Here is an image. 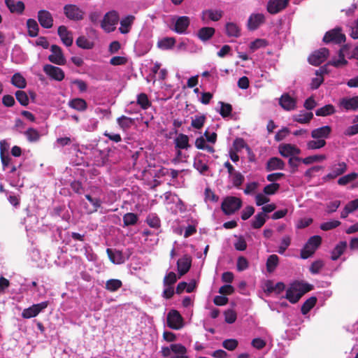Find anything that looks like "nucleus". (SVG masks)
<instances>
[{
	"instance_id": "f257e3e1",
	"label": "nucleus",
	"mask_w": 358,
	"mask_h": 358,
	"mask_svg": "<svg viewBox=\"0 0 358 358\" xmlns=\"http://www.w3.org/2000/svg\"><path fill=\"white\" fill-rule=\"evenodd\" d=\"M311 285L307 283L294 282L287 289L285 298L292 303H296L300 298L311 289Z\"/></svg>"
},
{
	"instance_id": "f03ea898",
	"label": "nucleus",
	"mask_w": 358,
	"mask_h": 358,
	"mask_svg": "<svg viewBox=\"0 0 358 358\" xmlns=\"http://www.w3.org/2000/svg\"><path fill=\"white\" fill-rule=\"evenodd\" d=\"M162 355L170 358H189L187 348L180 343H173L169 347H162Z\"/></svg>"
},
{
	"instance_id": "7ed1b4c3",
	"label": "nucleus",
	"mask_w": 358,
	"mask_h": 358,
	"mask_svg": "<svg viewBox=\"0 0 358 358\" xmlns=\"http://www.w3.org/2000/svg\"><path fill=\"white\" fill-rule=\"evenodd\" d=\"M119 20L118 13L115 10H110L104 15L100 21V26L105 32L110 33L115 30Z\"/></svg>"
},
{
	"instance_id": "20e7f679",
	"label": "nucleus",
	"mask_w": 358,
	"mask_h": 358,
	"mask_svg": "<svg viewBox=\"0 0 358 358\" xmlns=\"http://www.w3.org/2000/svg\"><path fill=\"white\" fill-rule=\"evenodd\" d=\"M321 241L322 238L319 236L310 237L301 251V257L305 259L313 255L321 244Z\"/></svg>"
},
{
	"instance_id": "39448f33",
	"label": "nucleus",
	"mask_w": 358,
	"mask_h": 358,
	"mask_svg": "<svg viewBox=\"0 0 358 358\" xmlns=\"http://www.w3.org/2000/svg\"><path fill=\"white\" fill-rule=\"evenodd\" d=\"M63 9L64 14L70 20L80 21L84 18L85 12L77 5L66 4Z\"/></svg>"
},
{
	"instance_id": "423d86ee",
	"label": "nucleus",
	"mask_w": 358,
	"mask_h": 358,
	"mask_svg": "<svg viewBox=\"0 0 358 358\" xmlns=\"http://www.w3.org/2000/svg\"><path fill=\"white\" fill-rule=\"evenodd\" d=\"M241 200L235 196H228L222 203V209L225 214L231 215L238 210L241 206Z\"/></svg>"
},
{
	"instance_id": "0eeeda50",
	"label": "nucleus",
	"mask_w": 358,
	"mask_h": 358,
	"mask_svg": "<svg viewBox=\"0 0 358 358\" xmlns=\"http://www.w3.org/2000/svg\"><path fill=\"white\" fill-rule=\"evenodd\" d=\"M167 325L173 329H180L184 326L183 319L180 313L176 310H171L167 315Z\"/></svg>"
},
{
	"instance_id": "6e6552de",
	"label": "nucleus",
	"mask_w": 358,
	"mask_h": 358,
	"mask_svg": "<svg viewBox=\"0 0 358 358\" xmlns=\"http://www.w3.org/2000/svg\"><path fill=\"white\" fill-rule=\"evenodd\" d=\"M48 301H43L39 303L34 304L31 306L23 310L22 313V317L25 319L34 317L43 310H45L48 307Z\"/></svg>"
},
{
	"instance_id": "1a4fd4ad",
	"label": "nucleus",
	"mask_w": 358,
	"mask_h": 358,
	"mask_svg": "<svg viewBox=\"0 0 358 358\" xmlns=\"http://www.w3.org/2000/svg\"><path fill=\"white\" fill-rule=\"evenodd\" d=\"M329 56V50L325 48H320L313 52L308 57V62L310 64L318 66L324 62Z\"/></svg>"
},
{
	"instance_id": "9d476101",
	"label": "nucleus",
	"mask_w": 358,
	"mask_h": 358,
	"mask_svg": "<svg viewBox=\"0 0 358 358\" xmlns=\"http://www.w3.org/2000/svg\"><path fill=\"white\" fill-rule=\"evenodd\" d=\"M50 50L52 54L48 56V59L50 62L57 65H64L66 63L62 49L58 45H52Z\"/></svg>"
},
{
	"instance_id": "9b49d317",
	"label": "nucleus",
	"mask_w": 358,
	"mask_h": 358,
	"mask_svg": "<svg viewBox=\"0 0 358 358\" xmlns=\"http://www.w3.org/2000/svg\"><path fill=\"white\" fill-rule=\"evenodd\" d=\"M280 154L284 157H292L300 154L301 150L296 145L290 143H282L278 146Z\"/></svg>"
},
{
	"instance_id": "f8f14e48",
	"label": "nucleus",
	"mask_w": 358,
	"mask_h": 358,
	"mask_svg": "<svg viewBox=\"0 0 358 358\" xmlns=\"http://www.w3.org/2000/svg\"><path fill=\"white\" fill-rule=\"evenodd\" d=\"M43 71L53 80L62 81L64 78V72L59 67L51 64H45L43 66Z\"/></svg>"
},
{
	"instance_id": "ddd939ff",
	"label": "nucleus",
	"mask_w": 358,
	"mask_h": 358,
	"mask_svg": "<svg viewBox=\"0 0 358 358\" xmlns=\"http://www.w3.org/2000/svg\"><path fill=\"white\" fill-rule=\"evenodd\" d=\"M223 15L221 10L207 9L201 13V20L204 23H208L210 20L217 22L220 20Z\"/></svg>"
},
{
	"instance_id": "4468645a",
	"label": "nucleus",
	"mask_w": 358,
	"mask_h": 358,
	"mask_svg": "<svg viewBox=\"0 0 358 358\" xmlns=\"http://www.w3.org/2000/svg\"><path fill=\"white\" fill-rule=\"evenodd\" d=\"M345 39V36L341 32L340 29H335L327 32L323 38L326 43L334 42L336 43L344 42Z\"/></svg>"
},
{
	"instance_id": "2eb2a0df",
	"label": "nucleus",
	"mask_w": 358,
	"mask_h": 358,
	"mask_svg": "<svg viewBox=\"0 0 358 358\" xmlns=\"http://www.w3.org/2000/svg\"><path fill=\"white\" fill-rule=\"evenodd\" d=\"M38 20L43 28L50 29L53 26V17L48 10H40L38 12Z\"/></svg>"
},
{
	"instance_id": "dca6fc26",
	"label": "nucleus",
	"mask_w": 358,
	"mask_h": 358,
	"mask_svg": "<svg viewBox=\"0 0 358 358\" xmlns=\"http://www.w3.org/2000/svg\"><path fill=\"white\" fill-rule=\"evenodd\" d=\"M348 169L345 162H339L334 164L331 168V171L324 177V179L331 180L336 178L338 176L344 173Z\"/></svg>"
},
{
	"instance_id": "f3484780",
	"label": "nucleus",
	"mask_w": 358,
	"mask_h": 358,
	"mask_svg": "<svg viewBox=\"0 0 358 358\" xmlns=\"http://www.w3.org/2000/svg\"><path fill=\"white\" fill-rule=\"evenodd\" d=\"M279 104L285 110L290 111L296 108V100L288 94H283L279 100Z\"/></svg>"
},
{
	"instance_id": "a211bd4d",
	"label": "nucleus",
	"mask_w": 358,
	"mask_h": 358,
	"mask_svg": "<svg viewBox=\"0 0 358 358\" xmlns=\"http://www.w3.org/2000/svg\"><path fill=\"white\" fill-rule=\"evenodd\" d=\"M345 56L349 57L350 50L347 46L343 47L338 52V58L333 59L329 62V64L336 67L345 66L347 64V60L345 59Z\"/></svg>"
},
{
	"instance_id": "6ab92c4d",
	"label": "nucleus",
	"mask_w": 358,
	"mask_h": 358,
	"mask_svg": "<svg viewBox=\"0 0 358 358\" xmlns=\"http://www.w3.org/2000/svg\"><path fill=\"white\" fill-rule=\"evenodd\" d=\"M289 0H270L267 5V10L271 14H276L284 9Z\"/></svg>"
},
{
	"instance_id": "aec40b11",
	"label": "nucleus",
	"mask_w": 358,
	"mask_h": 358,
	"mask_svg": "<svg viewBox=\"0 0 358 358\" xmlns=\"http://www.w3.org/2000/svg\"><path fill=\"white\" fill-rule=\"evenodd\" d=\"M134 20L135 16L133 15H128L124 17H122L120 20V32L122 34H128L131 29Z\"/></svg>"
},
{
	"instance_id": "412c9836",
	"label": "nucleus",
	"mask_w": 358,
	"mask_h": 358,
	"mask_svg": "<svg viewBox=\"0 0 358 358\" xmlns=\"http://www.w3.org/2000/svg\"><path fill=\"white\" fill-rule=\"evenodd\" d=\"M265 20L264 15L262 13H252L248 20V28L249 30L257 29L262 24L264 23Z\"/></svg>"
},
{
	"instance_id": "4be33fe9",
	"label": "nucleus",
	"mask_w": 358,
	"mask_h": 358,
	"mask_svg": "<svg viewBox=\"0 0 358 358\" xmlns=\"http://www.w3.org/2000/svg\"><path fill=\"white\" fill-rule=\"evenodd\" d=\"M285 288V285L283 282H279L276 284H274L271 280H266L264 285V292L271 294L272 292H275L278 294L281 293Z\"/></svg>"
},
{
	"instance_id": "5701e85b",
	"label": "nucleus",
	"mask_w": 358,
	"mask_h": 358,
	"mask_svg": "<svg viewBox=\"0 0 358 358\" xmlns=\"http://www.w3.org/2000/svg\"><path fill=\"white\" fill-rule=\"evenodd\" d=\"M191 264V257L187 255H185L178 260L177 267L180 276L185 275L189 270Z\"/></svg>"
},
{
	"instance_id": "b1692460",
	"label": "nucleus",
	"mask_w": 358,
	"mask_h": 358,
	"mask_svg": "<svg viewBox=\"0 0 358 358\" xmlns=\"http://www.w3.org/2000/svg\"><path fill=\"white\" fill-rule=\"evenodd\" d=\"M5 3L10 13L22 14L24 10V4L21 1L5 0Z\"/></svg>"
},
{
	"instance_id": "393cba45",
	"label": "nucleus",
	"mask_w": 358,
	"mask_h": 358,
	"mask_svg": "<svg viewBox=\"0 0 358 358\" xmlns=\"http://www.w3.org/2000/svg\"><path fill=\"white\" fill-rule=\"evenodd\" d=\"M331 128L329 126H323L313 129L311 131V136L315 139L327 138L331 134Z\"/></svg>"
},
{
	"instance_id": "a878e982",
	"label": "nucleus",
	"mask_w": 358,
	"mask_h": 358,
	"mask_svg": "<svg viewBox=\"0 0 358 358\" xmlns=\"http://www.w3.org/2000/svg\"><path fill=\"white\" fill-rule=\"evenodd\" d=\"M285 166V162L278 157H271L266 163V169L268 171L275 170H283Z\"/></svg>"
},
{
	"instance_id": "bb28decb",
	"label": "nucleus",
	"mask_w": 358,
	"mask_h": 358,
	"mask_svg": "<svg viewBox=\"0 0 358 358\" xmlns=\"http://www.w3.org/2000/svg\"><path fill=\"white\" fill-rule=\"evenodd\" d=\"M189 25V18L187 16H181L176 20L174 30L178 34H184Z\"/></svg>"
},
{
	"instance_id": "cd10ccee",
	"label": "nucleus",
	"mask_w": 358,
	"mask_h": 358,
	"mask_svg": "<svg viewBox=\"0 0 358 358\" xmlns=\"http://www.w3.org/2000/svg\"><path fill=\"white\" fill-rule=\"evenodd\" d=\"M58 34L63 43L66 46H71L73 43V36L65 26H60L58 28Z\"/></svg>"
},
{
	"instance_id": "c85d7f7f",
	"label": "nucleus",
	"mask_w": 358,
	"mask_h": 358,
	"mask_svg": "<svg viewBox=\"0 0 358 358\" xmlns=\"http://www.w3.org/2000/svg\"><path fill=\"white\" fill-rule=\"evenodd\" d=\"M106 252L110 260L114 264H120L124 263L126 260V257L120 250H113L112 249L108 248Z\"/></svg>"
},
{
	"instance_id": "c756f323",
	"label": "nucleus",
	"mask_w": 358,
	"mask_h": 358,
	"mask_svg": "<svg viewBox=\"0 0 358 358\" xmlns=\"http://www.w3.org/2000/svg\"><path fill=\"white\" fill-rule=\"evenodd\" d=\"M68 106L70 108L80 112L85 111L87 108V102L81 98H75L71 99L68 103Z\"/></svg>"
},
{
	"instance_id": "7c9ffc66",
	"label": "nucleus",
	"mask_w": 358,
	"mask_h": 358,
	"mask_svg": "<svg viewBox=\"0 0 358 358\" xmlns=\"http://www.w3.org/2000/svg\"><path fill=\"white\" fill-rule=\"evenodd\" d=\"M327 73L326 66H322L315 71L316 78H313L310 86L313 90L317 89L322 83L323 75Z\"/></svg>"
},
{
	"instance_id": "2f4dec72",
	"label": "nucleus",
	"mask_w": 358,
	"mask_h": 358,
	"mask_svg": "<svg viewBox=\"0 0 358 358\" xmlns=\"http://www.w3.org/2000/svg\"><path fill=\"white\" fill-rule=\"evenodd\" d=\"M340 105L346 110L358 109V96L352 98H344L341 100Z\"/></svg>"
},
{
	"instance_id": "473e14b6",
	"label": "nucleus",
	"mask_w": 358,
	"mask_h": 358,
	"mask_svg": "<svg viewBox=\"0 0 358 358\" xmlns=\"http://www.w3.org/2000/svg\"><path fill=\"white\" fill-rule=\"evenodd\" d=\"M313 117V114L311 112L300 111L299 114L294 115L292 120L300 124H307Z\"/></svg>"
},
{
	"instance_id": "72a5a7b5",
	"label": "nucleus",
	"mask_w": 358,
	"mask_h": 358,
	"mask_svg": "<svg viewBox=\"0 0 358 358\" xmlns=\"http://www.w3.org/2000/svg\"><path fill=\"white\" fill-rule=\"evenodd\" d=\"M226 34L230 37H238L241 35L239 26L234 22H227L225 25Z\"/></svg>"
},
{
	"instance_id": "f704fd0d",
	"label": "nucleus",
	"mask_w": 358,
	"mask_h": 358,
	"mask_svg": "<svg viewBox=\"0 0 358 358\" xmlns=\"http://www.w3.org/2000/svg\"><path fill=\"white\" fill-rule=\"evenodd\" d=\"M358 209V199L350 201L341 213V218H345L350 213Z\"/></svg>"
},
{
	"instance_id": "c9c22d12",
	"label": "nucleus",
	"mask_w": 358,
	"mask_h": 358,
	"mask_svg": "<svg viewBox=\"0 0 358 358\" xmlns=\"http://www.w3.org/2000/svg\"><path fill=\"white\" fill-rule=\"evenodd\" d=\"M215 32V30L213 27H203L199 30L197 36L200 40L206 41L209 40Z\"/></svg>"
},
{
	"instance_id": "e433bc0d",
	"label": "nucleus",
	"mask_w": 358,
	"mask_h": 358,
	"mask_svg": "<svg viewBox=\"0 0 358 358\" xmlns=\"http://www.w3.org/2000/svg\"><path fill=\"white\" fill-rule=\"evenodd\" d=\"M23 134L30 143L37 142L41 138L38 131L33 127L28 128Z\"/></svg>"
},
{
	"instance_id": "4c0bfd02",
	"label": "nucleus",
	"mask_w": 358,
	"mask_h": 358,
	"mask_svg": "<svg viewBox=\"0 0 358 358\" xmlns=\"http://www.w3.org/2000/svg\"><path fill=\"white\" fill-rule=\"evenodd\" d=\"M117 122L123 131H127L134 124V120L131 117L122 115L117 119Z\"/></svg>"
},
{
	"instance_id": "58836bf2",
	"label": "nucleus",
	"mask_w": 358,
	"mask_h": 358,
	"mask_svg": "<svg viewBox=\"0 0 358 358\" xmlns=\"http://www.w3.org/2000/svg\"><path fill=\"white\" fill-rule=\"evenodd\" d=\"M176 147L179 149H188L190 145L189 144V138L187 135L180 134L175 139Z\"/></svg>"
},
{
	"instance_id": "ea45409f",
	"label": "nucleus",
	"mask_w": 358,
	"mask_h": 358,
	"mask_svg": "<svg viewBox=\"0 0 358 358\" xmlns=\"http://www.w3.org/2000/svg\"><path fill=\"white\" fill-rule=\"evenodd\" d=\"M202 155L199 154L198 155L194 162V167L201 174H204L208 170V166L207 164L203 161V159L201 158V156Z\"/></svg>"
},
{
	"instance_id": "a19ab883",
	"label": "nucleus",
	"mask_w": 358,
	"mask_h": 358,
	"mask_svg": "<svg viewBox=\"0 0 358 358\" xmlns=\"http://www.w3.org/2000/svg\"><path fill=\"white\" fill-rule=\"evenodd\" d=\"M11 83L16 87L20 89L25 88L27 85L25 78L20 73H16L13 76Z\"/></svg>"
},
{
	"instance_id": "79ce46f5",
	"label": "nucleus",
	"mask_w": 358,
	"mask_h": 358,
	"mask_svg": "<svg viewBox=\"0 0 358 358\" xmlns=\"http://www.w3.org/2000/svg\"><path fill=\"white\" fill-rule=\"evenodd\" d=\"M29 36L35 37L38 35L39 27L37 22L34 19H29L27 21Z\"/></svg>"
},
{
	"instance_id": "37998d69",
	"label": "nucleus",
	"mask_w": 358,
	"mask_h": 358,
	"mask_svg": "<svg viewBox=\"0 0 358 358\" xmlns=\"http://www.w3.org/2000/svg\"><path fill=\"white\" fill-rule=\"evenodd\" d=\"M347 247V242L346 241H341L340 242L334 249V250L331 252V259L332 260H336L338 259L340 256L344 252L345 250Z\"/></svg>"
},
{
	"instance_id": "c03bdc74",
	"label": "nucleus",
	"mask_w": 358,
	"mask_h": 358,
	"mask_svg": "<svg viewBox=\"0 0 358 358\" xmlns=\"http://www.w3.org/2000/svg\"><path fill=\"white\" fill-rule=\"evenodd\" d=\"M279 262V258L276 255H270L266 261V269L269 273L274 271Z\"/></svg>"
},
{
	"instance_id": "a18cd8bd",
	"label": "nucleus",
	"mask_w": 358,
	"mask_h": 358,
	"mask_svg": "<svg viewBox=\"0 0 358 358\" xmlns=\"http://www.w3.org/2000/svg\"><path fill=\"white\" fill-rule=\"evenodd\" d=\"M122 285L121 280L117 279H110L106 282V289L110 292H115Z\"/></svg>"
},
{
	"instance_id": "49530a36",
	"label": "nucleus",
	"mask_w": 358,
	"mask_h": 358,
	"mask_svg": "<svg viewBox=\"0 0 358 358\" xmlns=\"http://www.w3.org/2000/svg\"><path fill=\"white\" fill-rule=\"evenodd\" d=\"M266 220V215L264 213H260L257 214L254 220L252 221V226L255 229H259L262 227Z\"/></svg>"
},
{
	"instance_id": "de8ad7c7",
	"label": "nucleus",
	"mask_w": 358,
	"mask_h": 358,
	"mask_svg": "<svg viewBox=\"0 0 358 358\" xmlns=\"http://www.w3.org/2000/svg\"><path fill=\"white\" fill-rule=\"evenodd\" d=\"M335 113V108L334 106L331 104L326 105L322 108H318L316 112L315 115L317 116H327L331 115Z\"/></svg>"
},
{
	"instance_id": "09e8293b",
	"label": "nucleus",
	"mask_w": 358,
	"mask_h": 358,
	"mask_svg": "<svg viewBox=\"0 0 358 358\" xmlns=\"http://www.w3.org/2000/svg\"><path fill=\"white\" fill-rule=\"evenodd\" d=\"M358 174L357 173H350L340 178L338 180V184L340 185H345L356 180Z\"/></svg>"
},
{
	"instance_id": "8fccbe9b",
	"label": "nucleus",
	"mask_w": 358,
	"mask_h": 358,
	"mask_svg": "<svg viewBox=\"0 0 358 358\" xmlns=\"http://www.w3.org/2000/svg\"><path fill=\"white\" fill-rule=\"evenodd\" d=\"M137 103L141 106L143 109H147L151 106V103L148 99L147 94L141 93L137 96Z\"/></svg>"
},
{
	"instance_id": "3c124183",
	"label": "nucleus",
	"mask_w": 358,
	"mask_h": 358,
	"mask_svg": "<svg viewBox=\"0 0 358 358\" xmlns=\"http://www.w3.org/2000/svg\"><path fill=\"white\" fill-rule=\"evenodd\" d=\"M175 42L176 41L173 38H165L159 41L157 45L162 50H168L174 45Z\"/></svg>"
},
{
	"instance_id": "603ef678",
	"label": "nucleus",
	"mask_w": 358,
	"mask_h": 358,
	"mask_svg": "<svg viewBox=\"0 0 358 358\" xmlns=\"http://www.w3.org/2000/svg\"><path fill=\"white\" fill-rule=\"evenodd\" d=\"M76 44L78 47L83 49H92L94 47V43L89 41L85 36H80L76 40Z\"/></svg>"
},
{
	"instance_id": "864d4df0",
	"label": "nucleus",
	"mask_w": 358,
	"mask_h": 358,
	"mask_svg": "<svg viewBox=\"0 0 358 358\" xmlns=\"http://www.w3.org/2000/svg\"><path fill=\"white\" fill-rule=\"evenodd\" d=\"M327 157L324 155H316L313 156H309L304 159H302L301 161L305 164H310L314 162H320L324 159H326Z\"/></svg>"
},
{
	"instance_id": "5fc2aeb1",
	"label": "nucleus",
	"mask_w": 358,
	"mask_h": 358,
	"mask_svg": "<svg viewBox=\"0 0 358 358\" xmlns=\"http://www.w3.org/2000/svg\"><path fill=\"white\" fill-rule=\"evenodd\" d=\"M316 301L317 300L315 297H310L307 299L301 307V313L303 315L307 314L315 305Z\"/></svg>"
},
{
	"instance_id": "6e6d98bb",
	"label": "nucleus",
	"mask_w": 358,
	"mask_h": 358,
	"mask_svg": "<svg viewBox=\"0 0 358 358\" xmlns=\"http://www.w3.org/2000/svg\"><path fill=\"white\" fill-rule=\"evenodd\" d=\"M326 145L324 139L312 140L307 143V148L309 150H316L323 148Z\"/></svg>"
},
{
	"instance_id": "4d7b16f0",
	"label": "nucleus",
	"mask_w": 358,
	"mask_h": 358,
	"mask_svg": "<svg viewBox=\"0 0 358 358\" xmlns=\"http://www.w3.org/2000/svg\"><path fill=\"white\" fill-rule=\"evenodd\" d=\"M206 117L204 115H195L192 117L191 125L195 129H201L205 122Z\"/></svg>"
},
{
	"instance_id": "13d9d810",
	"label": "nucleus",
	"mask_w": 358,
	"mask_h": 358,
	"mask_svg": "<svg viewBox=\"0 0 358 358\" xmlns=\"http://www.w3.org/2000/svg\"><path fill=\"white\" fill-rule=\"evenodd\" d=\"M238 345V341L236 339L230 338L226 339L222 342V346L229 351L234 350Z\"/></svg>"
},
{
	"instance_id": "bf43d9fd",
	"label": "nucleus",
	"mask_w": 358,
	"mask_h": 358,
	"mask_svg": "<svg viewBox=\"0 0 358 358\" xmlns=\"http://www.w3.org/2000/svg\"><path fill=\"white\" fill-rule=\"evenodd\" d=\"M138 217L136 214L132 213H128L123 217V222L124 225H133L136 223Z\"/></svg>"
},
{
	"instance_id": "052dcab7",
	"label": "nucleus",
	"mask_w": 358,
	"mask_h": 358,
	"mask_svg": "<svg viewBox=\"0 0 358 358\" xmlns=\"http://www.w3.org/2000/svg\"><path fill=\"white\" fill-rule=\"evenodd\" d=\"M291 243V238L289 236H285L281 240L280 245L278 248V252L282 255L289 246Z\"/></svg>"
},
{
	"instance_id": "680f3d73",
	"label": "nucleus",
	"mask_w": 358,
	"mask_h": 358,
	"mask_svg": "<svg viewBox=\"0 0 358 358\" xmlns=\"http://www.w3.org/2000/svg\"><path fill=\"white\" fill-rule=\"evenodd\" d=\"M15 96L22 106H25L29 104V98L25 92L21 90L17 91Z\"/></svg>"
},
{
	"instance_id": "e2e57ef3",
	"label": "nucleus",
	"mask_w": 358,
	"mask_h": 358,
	"mask_svg": "<svg viewBox=\"0 0 358 358\" xmlns=\"http://www.w3.org/2000/svg\"><path fill=\"white\" fill-rule=\"evenodd\" d=\"M233 185L239 187L244 181V176L239 172L236 171L229 176Z\"/></svg>"
},
{
	"instance_id": "0e129e2a",
	"label": "nucleus",
	"mask_w": 358,
	"mask_h": 358,
	"mask_svg": "<svg viewBox=\"0 0 358 358\" xmlns=\"http://www.w3.org/2000/svg\"><path fill=\"white\" fill-rule=\"evenodd\" d=\"M280 187V185L278 183L273 182L267 185L264 188V193L267 195H271L275 194Z\"/></svg>"
},
{
	"instance_id": "69168bd1",
	"label": "nucleus",
	"mask_w": 358,
	"mask_h": 358,
	"mask_svg": "<svg viewBox=\"0 0 358 358\" xmlns=\"http://www.w3.org/2000/svg\"><path fill=\"white\" fill-rule=\"evenodd\" d=\"M220 104L221 105L220 109V113L223 117H227L229 116L232 110L231 106L229 103H224L223 102H220Z\"/></svg>"
},
{
	"instance_id": "338daca9",
	"label": "nucleus",
	"mask_w": 358,
	"mask_h": 358,
	"mask_svg": "<svg viewBox=\"0 0 358 358\" xmlns=\"http://www.w3.org/2000/svg\"><path fill=\"white\" fill-rule=\"evenodd\" d=\"M341 222L338 220H331L329 222H324L320 225V229L324 231H328L334 229L339 226Z\"/></svg>"
},
{
	"instance_id": "774afa93",
	"label": "nucleus",
	"mask_w": 358,
	"mask_h": 358,
	"mask_svg": "<svg viewBox=\"0 0 358 358\" xmlns=\"http://www.w3.org/2000/svg\"><path fill=\"white\" fill-rule=\"evenodd\" d=\"M266 45V41L264 39H257L252 42L250 45V49L252 52H255L259 48H264Z\"/></svg>"
}]
</instances>
